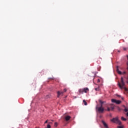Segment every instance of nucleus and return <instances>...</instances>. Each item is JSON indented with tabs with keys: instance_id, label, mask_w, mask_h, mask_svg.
I'll return each instance as SVG.
<instances>
[{
	"instance_id": "obj_1",
	"label": "nucleus",
	"mask_w": 128,
	"mask_h": 128,
	"mask_svg": "<svg viewBox=\"0 0 128 128\" xmlns=\"http://www.w3.org/2000/svg\"><path fill=\"white\" fill-rule=\"evenodd\" d=\"M118 86L121 90H122V88H124V90L128 92V88H126L124 87V86H126V84L124 83V78L121 77V80L120 82H118Z\"/></svg>"
},
{
	"instance_id": "obj_2",
	"label": "nucleus",
	"mask_w": 128,
	"mask_h": 128,
	"mask_svg": "<svg viewBox=\"0 0 128 128\" xmlns=\"http://www.w3.org/2000/svg\"><path fill=\"white\" fill-rule=\"evenodd\" d=\"M111 122H114V124H116L119 126H122V122L118 120V117L112 119Z\"/></svg>"
},
{
	"instance_id": "obj_3",
	"label": "nucleus",
	"mask_w": 128,
	"mask_h": 128,
	"mask_svg": "<svg viewBox=\"0 0 128 128\" xmlns=\"http://www.w3.org/2000/svg\"><path fill=\"white\" fill-rule=\"evenodd\" d=\"M98 112L102 113L104 111V108L102 107V105H101L100 107L96 108Z\"/></svg>"
},
{
	"instance_id": "obj_4",
	"label": "nucleus",
	"mask_w": 128,
	"mask_h": 128,
	"mask_svg": "<svg viewBox=\"0 0 128 128\" xmlns=\"http://www.w3.org/2000/svg\"><path fill=\"white\" fill-rule=\"evenodd\" d=\"M112 102H114V104H120L122 103V101L120 100H116V99H112Z\"/></svg>"
},
{
	"instance_id": "obj_5",
	"label": "nucleus",
	"mask_w": 128,
	"mask_h": 128,
	"mask_svg": "<svg viewBox=\"0 0 128 128\" xmlns=\"http://www.w3.org/2000/svg\"><path fill=\"white\" fill-rule=\"evenodd\" d=\"M64 92H60V91H58V92H57V94H58V96H57V97L58 98H60V94H62H62H64Z\"/></svg>"
},
{
	"instance_id": "obj_6",
	"label": "nucleus",
	"mask_w": 128,
	"mask_h": 128,
	"mask_svg": "<svg viewBox=\"0 0 128 128\" xmlns=\"http://www.w3.org/2000/svg\"><path fill=\"white\" fill-rule=\"evenodd\" d=\"M72 117H70V116H65V120H66V122H68V120H70Z\"/></svg>"
},
{
	"instance_id": "obj_7",
	"label": "nucleus",
	"mask_w": 128,
	"mask_h": 128,
	"mask_svg": "<svg viewBox=\"0 0 128 128\" xmlns=\"http://www.w3.org/2000/svg\"><path fill=\"white\" fill-rule=\"evenodd\" d=\"M116 70L118 74H122V72L120 71V70H118V66H116Z\"/></svg>"
},
{
	"instance_id": "obj_8",
	"label": "nucleus",
	"mask_w": 128,
	"mask_h": 128,
	"mask_svg": "<svg viewBox=\"0 0 128 128\" xmlns=\"http://www.w3.org/2000/svg\"><path fill=\"white\" fill-rule=\"evenodd\" d=\"M88 90H90L88 88H83L84 92H85L86 94V92H88Z\"/></svg>"
},
{
	"instance_id": "obj_9",
	"label": "nucleus",
	"mask_w": 128,
	"mask_h": 128,
	"mask_svg": "<svg viewBox=\"0 0 128 128\" xmlns=\"http://www.w3.org/2000/svg\"><path fill=\"white\" fill-rule=\"evenodd\" d=\"M78 92L80 94H84V88L79 90Z\"/></svg>"
},
{
	"instance_id": "obj_10",
	"label": "nucleus",
	"mask_w": 128,
	"mask_h": 128,
	"mask_svg": "<svg viewBox=\"0 0 128 128\" xmlns=\"http://www.w3.org/2000/svg\"><path fill=\"white\" fill-rule=\"evenodd\" d=\"M122 120H123L124 122H126V118H124V116L121 117Z\"/></svg>"
},
{
	"instance_id": "obj_11",
	"label": "nucleus",
	"mask_w": 128,
	"mask_h": 128,
	"mask_svg": "<svg viewBox=\"0 0 128 128\" xmlns=\"http://www.w3.org/2000/svg\"><path fill=\"white\" fill-rule=\"evenodd\" d=\"M83 102H84V106H88V102H86V100H83Z\"/></svg>"
},
{
	"instance_id": "obj_12",
	"label": "nucleus",
	"mask_w": 128,
	"mask_h": 128,
	"mask_svg": "<svg viewBox=\"0 0 128 128\" xmlns=\"http://www.w3.org/2000/svg\"><path fill=\"white\" fill-rule=\"evenodd\" d=\"M95 90H96V91L100 90V87L98 86V88H95Z\"/></svg>"
},
{
	"instance_id": "obj_13",
	"label": "nucleus",
	"mask_w": 128,
	"mask_h": 128,
	"mask_svg": "<svg viewBox=\"0 0 128 128\" xmlns=\"http://www.w3.org/2000/svg\"><path fill=\"white\" fill-rule=\"evenodd\" d=\"M110 108H111L112 110H114V106H110Z\"/></svg>"
},
{
	"instance_id": "obj_14",
	"label": "nucleus",
	"mask_w": 128,
	"mask_h": 128,
	"mask_svg": "<svg viewBox=\"0 0 128 128\" xmlns=\"http://www.w3.org/2000/svg\"><path fill=\"white\" fill-rule=\"evenodd\" d=\"M124 112H128V108H125V109L124 110Z\"/></svg>"
},
{
	"instance_id": "obj_15",
	"label": "nucleus",
	"mask_w": 128,
	"mask_h": 128,
	"mask_svg": "<svg viewBox=\"0 0 128 128\" xmlns=\"http://www.w3.org/2000/svg\"><path fill=\"white\" fill-rule=\"evenodd\" d=\"M50 98V95H47L46 96V98Z\"/></svg>"
},
{
	"instance_id": "obj_16",
	"label": "nucleus",
	"mask_w": 128,
	"mask_h": 128,
	"mask_svg": "<svg viewBox=\"0 0 128 128\" xmlns=\"http://www.w3.org/2000/svg\"><path fill=\"white\" fill-rule=\"evenodd\" d=\"M54 126H56V127L58 126V122H56L54 123Z\"/></svg>"
},
{
	"instance_id": "obj_17",
	"label": "nucleus",
	"mask_w": 128,
	"mask_h": 128,
	"mask_svg": "<svg viewBox=\"0 0 128 128\" xmlns=\"http://www.w3.org/2000/svg\"><path fill=\"white\" fill-rule=\"evenodd\" d=\"M100 104H101V106H102V104H104V102H102V100L100 101Z\"/></svg>"
},
{
	"instance_id": "obj_18",
	"label": "nucleus",
	"mask_w": 128,
	"mask_h": 128,
	"mask_svg": "<svg viewBox=\"0 0 128 128\" xmlns=\"http://www.w3.org/2000/svg\"><path fill=\"white\" fill-rule=\"evenodd\" d=\"M107 110H108V112H110V108L108 107V108H107Z\"/></svg>"
},
{
	"instance_id": "obj_19",
	"label": "nucleus",
	"mask_w": 128,
	"mask_h": 128,
	"mask_svg": "<svg viewBox=\"0 0 128 128\" xmlns=\"http://www.w3.org/2000/svg\"><path fill=\"white\" fill-rule=\"evenodd\" d=\"M50 128V124H48L47 125V128Z\"/></svg>"
},
{
	"instance_id": "obj_20",
	"label": "nucleus",
	"mask_w": 128,
	"mask_h": 128,
	"mask_svg": "<svg viewBox=\"0 0 128 128\" xmlns=\"http://www.w3.org/2000/svg\"><path fill=\"white\" fill-rule=\"evenodd\" d=\"M66 90H66V88H64V90L63 92H66Z\"/></svg>"
},
{
	"instance_id": "obj_21",
	"label": "nucleus",
	"mask_w": 128,
	"mask_h": 128,
	"mask_svg": "<svg viewBox=\"0 0 128 128\" xmlns=\"http://www.w3.org/2000/svg\"><path fill=\"white\" fill-rule=\"evenodd\" d=\"M123 50H128V48H126L124 47Z\"/></svg>"
},
{
	"instance_id": "obj_22",
	"label": "nucleus",
	"mask_w": 128,
	"mask_h": 128,
	"mask_svg": "<svg viewBox=\"0 0 128 128\" xmlns=\"http://www.w3.org/2000/svg\"><path fill=\"white\" fill-rule=\"evenodd\" d=\"M118 128H124V126H118Z\"/></svg>"
},
{
	"instance_id": "obj_23",
	"label": "nucleus",
	"mask_w": 128,
	"mask_h": 128,
	"mask_svg": "<svg viewBox=\"0 0 128 128\" xmlns=\"http://www.w3.org/2000/svg\"><path fill=\"white\" fill-rule=\"evenodd\" d=\"M126 80H128L126 82V84H128V77L126 78Z\"/></svg>"
},
{
	"instance_id": "obj_24",
	"label": "nucleus",
	"mask_w": 128,
	"mask_h": 128,
	"mask_svg": "<svg viewBox=\"0 0 128 128\" xmlns=\"http://www.w3.org/2000/svg\"><path fill=\"white\" fill-rule=\"evenodd\" d=\"M100 79H98L97 80V82H100Z\"/></svg>"
},
{
	"instance_id": "obj_25",
	"label": "nucleus",
	"mask_w": 128,
	"mask_h": 128,
	"mask_svg": "<svg viewBox=\"0 0 128 128\" xmlns=\"http://www.w3.org/2000/svg\"><path fill=\"white\" fill-rule=\"evenodd\" d=\"M126 74V72H124L122 74Z\"/></svg>"
},
{
	"instance_id": "obj_26",
	"label": "nucleus",
	"mask_w": 128,
	"mask_h": 128,
	"mask_svg": "<svg viewBox=\"0 0 128 128\" xmlns=\"http://www.w3.org/2000/svg\"><path fill=\"white\" fill-rule=\"evenodd\" d=\"M44 124H48V120L44 122Z\"/></svg>"
},
{
	"instance_id": "obj_27",
	"label": "nucleus",
	"mask_w": 128,
	"mask_h": 128,
	"mask_svg": "<svg viewBox=\"0 0 128 128\" xmlns=\"http://www.w3.org/2000/svg\"><path fill=\"white\" fill-rule=\"evenodd\" d=\"M48 80H54V78H49Z\"/></svg>"
},
{
	"instance_id": "obj_28",
	"label": "nucleus",
	"mask_w": 128,
	"mask_h": 128,
	"mask_svg": "<svg viewBox=\"0 0 128 128\" xmlns=\"http://www.w3.org/2000/svg\"><path fill=\"white\" fill-rule=\"evenodd\" d=\"M126 116H128V112L126 113Z\"/></svg>"
}]
</instances>
